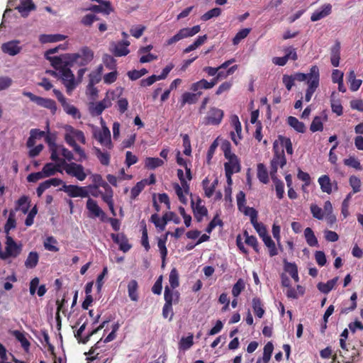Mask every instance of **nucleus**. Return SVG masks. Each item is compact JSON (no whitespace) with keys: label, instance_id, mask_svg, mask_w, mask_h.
<instances>
[{"label":"nucleus","instance_id":"16","mask_svg":"<svg viewBox=\"0 0 363 363\" xmlns=\"http://www.w3.org/2000/svg\"><path fill=\"white\" fill-rule=\"evenodd\" d=\"M111 238L119 245V249L123 252H128L131 248V245L128 243V240L125 235L122 233L111 234Z\"/></svg>","mask_w":363,"mask_h":363},{"label":"nucleus","instance_id":"48","mask_svg":"<svg viewBox=\"0 0 363 363\" xmlns=\"http://www.w3.org/2000/svg\"><path fill=\"white\" fill-rule=\"evenodd\" d=\"M58 150L60 152V155H61L64 158L65 161L67 160L69 162H71L74 160V155L73 153L69 150L67 148H66L65 146L62 145H57ZM63 160H61V163L62 162Z\"/></svg>","mask_w":363,"mask_h":363},{"label":"nucleus","instance_id":"55","mask_svg":"<svg viewBox=\"0 0 363 363\" xmlns=\"http://www.w3.org/2000/svg\"><path fill=\"white\" fill-rule=\"evenodd\" d=\"M115 98L116 94L114 91H107L104 99L100 101L106 109L112 105V101L115 99Z\"/></svg>","mask_w":363,"mask_h":363},{"label":"nucleus","instance_id":"3","mask_svg":"<svg viewBox=\"0 0 363 363\" xmlns=\"http://www.w3.org/2000/svg\"><path fill=\"white\" fill-rule=\"evenodd\" d=\"M65 57L72 65L77 64L83 66L87 65L93 60L94 52L89 48L84 47L77 53L66 54Z\"/></svg>","mask_w":363,"mask_h":363},{"label":"nucleus","instance_id":"64","mask_svg":"<svg viewBox=\"0 0 363 363\" xmlns=\"http://www.w3.org/2000/svg\"><path fill=\"white\" fill-rule=\"evenodd\" d=\"M311 213L313 214V216L317 219L321 220L324 217L323 211L316 204H311Z\"/></svg>","mask_w":363,"mask_h":363},{"label":"nucleus","instance_id":"5","mask_svg":"<svg viewBox=\"0 0 363 363\" xmlns=\"http://www.w3.org/2000/svg\"><path fill=\"white\" fill-rule=\"evenodd\" d=\"M319 69L317 66H312L310 72L309 78L307 82L308 88L305 95V101L308 102L311 101L313 93L319 86Z\"/></svg>","mask_w":363,"mask_h":363},{"label":"nucleus","instance_id":"9","mask_svg":"<svg viewBox=\"0 0 363 363\" xmlns=\"http://www.w3.org/2000/svg\"><path fill=\"white\" fill-rule=\"evenodd\" d=\"M60 190L65 191L70 197H82L85 198L89 196V192L86 186H79L77 185H67L63 184Z\"/></svg>","mask_w":363,"mask_h":363},{"label":"nucleus","instance_id":"35","mask_svg":"<svg viewBox=\"0 0 363 363\" xmlns=\"http://www.w3.org/2000/svg\"><path fill=\"white\" fill-rule=\"evenodd\" d=\"M304 236L308 245L311 247L318 246V240L311 228H306L305 229Z\"/></svg>","mask_w":363,"mask_h":363},{"label":"nucleus","instance_id":"12","mask_svg":"<svg viewBox=\"0 0 363 363\" xmlns=\"http://www.w3.org/2000/svg\"><path fill=\"white\" fill-rule=\"evenodd\" d=\"M130 42L128 40H123L117 43L112 42L110 44V50L117 57L125 56L130 52L128 48Z\"/></svg>","mask_w":363,"mask_h":363},{"label":"nucleus","instance_id":"24","mask_svg":"<svg viewBox=\"0 0 363 363\" xmlns=\"http://www.w3.org/2000/svg\"><path fill=\"white\" fill-rule=\"evenodd\" d=\"M103 69H104L103 66L99 65L95 70L92 71L89 74V84H91V86L95 85L101 81Z\"/></svg>","mask_w":363,"mask_h":363},{"label":"nucleus","instance_id":"45","mask_svg":"<svg viewBox=\"0 0 363 363\" xmlns=\"http://www.w3.org/2000/svg\"><path fill=\"white\" fill-rule=\"evenodd\" d=\"M89 112L92 116H99L105 110L101 101L96 103H90Z\"/></svg>","mask_w":363,"mask_h":363},{"label":"nucleus","instance_id":"14","mask_svg":"<svg viewBox=\"0 0 363 363\" xmlns=\"http://www.w3.org/2000/svg\"><path fill=\"white\" fill-rule=\"evenodd\" d=\"M1 50L3 52L13 56L20 52L21 47L19 46V41L11 40L4 43L1 45Z\"/></svg>","mask_w":363,"mask_h":363},{"label":"nucleus","instance_id":"1","mask_svg":"<svg viewBox=\"0 0 363 363\" xmlns=\"http://www.w3.org/2000/svg\"><path fill=\"white\" fill-rule=\"evenodd\" d=\"M52 66L59 71L60 78L66 87L67 93L70 95L76 87L74 75L70 69L72 65L68 60L60 58L52 60Z\"/></svg>","mask_w":363,"mask_h":363},{"label":"nucleus","instance_id":"17","mask_svg":"<svg viewBox=\"0 0 363 363\" xmlns=\"http://www.w3.org/2000/svg\"><path fill=\"white\" fill-rule=\"evenodd\" d=\"M191 206L194 213V216L197 219L199 222H201L203 217L206 216L207 214L206 208L201 204V200L200 199H197V202L195 204L194 201H191Z\"/></svg>","mask_w":363,"mask_h":363},{"label":"nucleus","instance_id":"37","mask_svg":"<svg viewBox=\"0 0 363 363\" xmlns=\"http://www.w3.org/2000/svg\"><path fill=\"white\" fill-rule=\"evenodd\" d=\"M164 161L158 157H147L145 159V167L150 169H154L163 165Z\"/></svg>","mask_w":363,"mask_h":363},{"label":"nucleus","instance_id":"29","mask_svg":"<svg viewBox=\"0 0 363 363\" xmlns=\"http://www.w3.org/2000/svg\"><path fill=\"white\" fill-rule=\"evenodd\" d=\"M29 198L26 196H21L16 202V211H21L24 214L27 213L29 209Z\"/></svg>","mask_w":363,"mask_h":363},{"label":"nucleus","instance_id":"18","mask_svg":"<svg viewBox=\"0 0 363 363\" xmlns=\"http://www.w3.org/2000/svg\"><path fill=\"white\" fill-rule=\"evenodd\" d=\"M23 17H27L30 11L35 9L32 0H21V4L16 8Z\"/></svg>","mask_w":363,"mask_h":363},{"label":"nucleus","instance_id":"28","mask_svg":"<svg viewBox=\"0 0 363 363\" xmlns=\"http://www.w3.org/2000/svg\"><path fill=\"white\" fill-rule=\"evenodd\" d=\"M91 179L92 180L93 184L88 186L86 187V189L87 188L89 189H94L96 190L97 189H99V186H102L104 188V187L108 186V185L107 183H106L103 180V179L100 174H91Z\"/></svg>","mask_w":363,"mask_h":363},{"label":"nucleus","instance_id":"11","mask_svg":"<svg viewBox=\"0 0 363 363\" xmlns=\"http://www.w3.org/2000/svg\"><path fill=\"white\" fill-rule=\"evenodd\" d=\"M223 115V111L221 109L211 107L205 117V123L213 125H219L221 123Z\"/></svg>","mask_w":363,"mask_h":363},{"label":"nucleus","instance_id":"40","mask_svg":"<svg viewBox=\"0 0 363 363\" xmlns=\"http://www.w3.org/2000/svg\"><path fill=\"white\" fill-rule=\"evenodd\" d=\"M262 238L263 242L269 247V255L273 257L277 255V250L275 247L274 242L272 240L271 237L266 234L265 235L261 237Z\"/></svg>","mask_w":363,"mask_h":363},{"label":"nucleus","instance_id":"52","mask_svg":"<svg viewBox=\"0 0 363 363\" xmlns=\"http://www.w3.org/2000/svg\"><path fill=\"white\" fill-rule=\"evenodd\" d=\"M69 131L71 132L72 135H73L75 140H78L79 142L82 143V144L86 143V138L84 136V134L82 131L79 130L74 129L72 126H67Z\"/></svg>","mask_w":363,"mask_h":363},{"label":"nucleus","instance_id":"4","mask_svg":"<svg viewBox=\"0 0 363 363\" xmlns=\"http://www.w3.org/2000/svg\"><path fill=\"white\" fill-rule=\"evenodd\" d=\"M101 123L102 128H96L94 130V138L105 148L111 150L113 144L111 143V132L108 127L105 125V122L101 118Z\"/></svg>","mask_w":363,"mask_h":363},{"label":"nucleus","instance_id":"26","mask_svg":"<svg viewBox=\"0 0 363 363\" xmlns=\"http://www.w3.org/2000/svg\"><path fill=\"white\" fill-rule=\"evenodd\" d=\"M288 124L298 133H304L306 126L303 122L299 121L296 117L289 116L287 118Z\"/></svg>","mask_w":363,"mask_h":363},{"label":"nucleus","instance_id":"7","mask_svg":"<svg viewBox=\"0 0 363 363\" xmlns=\"http://www.w3.org/2000/svg\"><path fill=\"white\" fill-rule=\"evenodd\" d=\"M21 252V245H18L12 238L7 236L6 242V252L0 251V258L6 259L9 257H16Z\"/></svg>","mask_w":363,"mask_h":363},{"label":"nucleus","instance_id":"39","mask_svg":"<svg viewBox=\"0 0 363 363\" xmlns=\"http://www.w3.org/2000/svg\"><path fill=\"white\" fill-rule=\"evenodd\" d=\"M257 177L259 180L264 184H267L269 182L267 168L262 163L257 164Z\"/></svg>","mask_w":363,"mask_h":363},{"label":"nucleus","instance_id":"51","mask_svg":"<svg viewBox=\"0 0 363 363\" xmlns=\"http://www.w3.org/2000/svg\"><path fill=\"white\" fill-rule=\"evenodd\" d=\"M57 240L52 236H50L46 238L44 242V247L46 250L51 252H57L59 248L55 246L57 244Z\"/></svg>","mask_w":363,"mask_h":363},{"label":"nucleus","instance_id":"23","mask_svg":"<svg viewBox=\"0 0 363 363\" xmlns=\"http://www.w3.org/2000/svg\"><path fill=\"white\" fill-rule=\"evenodd\" d=\"M318 183L320 189L323 192L330 194L333 191V184L328 176L323 175L318 179Z\"/></svg>","mask_w":363,"mask_h":363},{"label":"nucleus","instance_id":"42","mask_svg":"<svg viewBox=\"0 0 363 363\" xmlns=\"http://www.w3.org/2000/svg\"><path fill=\"white\" fill-rule=\"evenodd\" d=\"M202 186L205 196L208 198L211 197L215 192L216 188L210 183L208 177H206L203 180Z\"/></svg>","mask_w":363,"mask_h":363},{"label":"nucleus","instance_id":"46","mask_svg":"<svg viewBox=\"0 0 363 363\" xmlns=\"http://www.w3.org/2000/svg\"><path fill=\"white\" fill-rule=\"evenodd\" d=\"M274 350L273 344L271 342H267L264 347L262 361L264 363H268Z\"/></svg>","mask_w":363,"mask_h":363},{"label":"nucleus","instance_id":"59","mask_svg":"<svg viewBox=\"0 0 363 363\" xmlns=\"http://www.w3.org/2000/svg\"><path fill=\"white\" fill-rule=\"evenodd\" d=\"M169 281L172 289L179 286V275L176 269H172L169 277Z\"/></svg>","mask_w":363,"mask_h":363},{"label":"nucleus","instance_id":"54","mask_svg":"<svg viewBox=\"0 0 363 363\" xmlns=\"http://www.w3.org/2000/svg\"><path fill=\"white\" fill-rule=\"evenodd\" d=\"M221 13V9L220 8H214L211 9L210 11L205 13L201 17V19L203 21H208L209 19L213 17H218Z\"/></svg>","mask_w":363,"mask_h":363},{"label":"nucleus","instance_id":"31","mask_svg":"<svg viewBox=\"0 0 363 363\" xmlns=\"http://www.w3.org/2000/svg\"><path fill=\"white\" fill-rule=\"evenodd\" d=\"M39 260V255L36 252H30L26 261L25 266L28 269H33L35 267Z\"/></svg>","mask_w":363,"mask_h":363},{"label":"nucleus","instance_id":"30","mask_svg":"<svg viewBox=\"0 0 363 363\" xmlns=\"http://www.w3.org/2000/svg\"><path fill=\"white\" fill-rule=\"evenodd\" d=\"M200 94L201 92H199L197 94L184 92L182 96V106H184L186 104H195L198 101V96Z\"/></svg>","mask_w":363,"mask_h":363},{"label":"nucleus","instance_id":"41","mask_svg":"<svg viewBox=\"0 0 363 363\" xmlns=\"http://www.w3.org/2000/svg\"><path fill=\"white\" fill-rule=\"evenodd\" d=\"M95 154L103 165H108L110 162V155L107 152H103L98 147H94Z\"/></svg>","mask_w":363,"mask_h":363},{"label":"nucleus","instance_id":"20","mask_svg":"<svg viewBox=\"0 0 363 363\" xmlns=\"http://www.w3.org/2000/svg\"><path fill=\"white\" fill-rule=\"evenodd\" d=\"M106 322L104 321L103 322V323L99 325L96 329L92 330L90 333L88 334L87 336H86L84 338H82V333H83V331L85 330L86 328V323H84L81 326L80 328H79V330L77 331V333H75V337H77V339L79 340V342H82V343H86L89 337L93 335L94 334H95L96 333H97L98 330H101V328H103L104 327V325Z\"/></svg>","mask_w":363,"mask_h":363},{"label":"nucleus","instance_id":"47","mask_svg":"<svg viewBox=\"0 0 363 363\" xmlns=\"http://www.w3.org/2000/svg\"><path fill=\"white\" fill-rule=\"evenodd\" d=\"M335 93L333 92L331 95V108L332 111L337 115L340 116L342 113V106L339 101L335 99Z\"/></svg>","mask_w":363,"mask_h":363},{"label":"nucleus","instance_id":"13","mask_svg":"<svg viewBox=\"0 0 363 363\" xmlns=\"http://www.w3.org/2000/svg\"><path fill=\"white\" fill-rule=\"evenodd\" d=\"M332 5L330 4H325L320 8L315 10L311 15V20L312 21H319L331 13Z\"/></svg>","mask_w":363,"mask_h":363},{"label":"nucleus","instance_id":"10","mask_svg":"<svg viewBox=\"0 0 363 363\" xmlns=\"http://www.w3.org/2000/svg\"><path fill=\"white\" fill-rule=\"evenodd\" d=\"M65 140L71 147L73 148L74 151L79 156V158L77 159V161L82 162L86 159V153L84 152V150L76 143V140L72 135L71 132L69 131L68 127L66 128Z\"/></svg>","mask_w":363,"mask_h":363},{"label":"nucleus","instance_id":"60","mask_svg":"<svg viewBox=\"0 0 363 363\" xmlns=\"http://www.w3.org/2000/svg\"><path fill=\"white\" fill-rule=\"evenodd\" d=\"M13 335L16 337V338L21 343L22 347L25 350H28L30 346V343L25 337V335L18 330H15L13 332Z\"/></svg>","mask_w":363,"mask_h":363},{"label":"nucleus","instance_id":"49","mask_svg":"<svg viewBox=\"0 0 363 363\" xmlns=\"http://www.w3.org/2000/svg\"><path fill=\"white\" fill-rule=\"evenodd\" d=\"M343 162L346 166L351 167L357 170L362 169L360 162L353 156H350L348 158L345 159Z\"/></svg>","mask_w":363,"mask_h":363},{"label":"nucleus","instance_id":"19","mask_svg":"<svg viewBox=\"0 0 363 363\" xmlns=\"http://www.w3.org/2000/svg\"><path fill=\"white\" fill-rule=\"evenodd\" d=\"M86 11L108 15L113 11V9L110 2H104V4H99V5H91L89 8L86 9Z\"/></svg>","mask_w":363,"mask_h":363},{"label":"nucleus","instance_id":"56","mask_svg":"<svg viewBox=\"0 0 363 363\" xmlns=\"http://www.w3.org/2000/svg\"><path fill=\"white\" fill-rule=\"evenodd\" d=\"M250 28H244L240 30L234 37L233 42L234 45H238L242 39L245 38L250 33Z\"/></svg>","mask_w":363,"mask_h":363},{"label":"nucleus","instance_id":"57","mask_svg":"<svg viewBox=\"0 0 363 363\" xmlns=\"http://www.w3.org/2000/svg\"><path fill=\"white\" fill-rule=\"evenodd\" d=\"M145 182H146L143 181L139 182L136 184V185L134 187H133L130 192V198L132 199H135L143 191V189L145 187Z\"/></svg>","mask_w":363,"mask_h":363},{"label":"nucleus","instance_id":"6","mask_svg":"<svg viewBox=\"0 0 363 363\" xmlns=\"http://www.w3.org/2000/svg\"><path fill=\"white\" fill-rule=\"evenodd\" d=\"M274 155L273 159L271 161V172L270 174L272 176V179L274 180V174L277 173L278 167H283L286 162L284 149H281L280 151L277 150V145L274 144Z\"/></svg>","mask_w":363,"mask_h":363},{"label":"nucleus","instance_id":"15","mask_svg":"<svg viewBox=\"0 0 363 363\" xmlns=\"http://www.w3.org/2000/svg\"><path fill=\"white\" fill-rule=\"evenodd\" d=\"M86 208L91 213V216L101 217L103 220L105 216V213L99 206L97 202L91 199H89L86 201Z\"/></svg>","mask_w":363,"mask_h":363},{"label":"nucleus","instance_id":"58","mask_svg":"<svg viewBox=\"0 0 363 363\" xmlns=\"http://www.w3.org/2000/svg\"><path fill=\"white\" fill-rule=\"evenodd\" d=\"M193 345V335L182 337L179 342V348L184 350L189 349Z\"/></svg>","mask_w":363,"mask_h":363},{"label":"nucleus","instance_id":"38","mask_svg":"<svg viewBox=\"0 0 363 363\" xmlns=\"http://www.w3.org/2000/svg\"><path fill=\"white\" fill-rule=\"evenodd\" d=\"M64 111L74 118H80L81 115L79 110L74 106L67 103V100L62 104Z\"/></svg>","mask_w":363,"mask_h":363},{"label":"nucleus","instance_id":"2","mask_svg":"<svg viewBox=\"0 0 363 363\" xmlns=\"http://www.w3.org/2000/svg\"><path fill=\"white\" fill-rule=\"evenodd\" d=\"M62 169L69 176L75 177L79 181H84L88 174L91 172L80 164L76 162H67L62 160Z\"/></svg>","mask_w":363,"mask_h":363},{"label":"nucleus","instance_id":"61","mask_svg":"<svg viewBox=\"0 0 363 363\" xmlns=\"http://www.w3.org/2000/svg\"><path fill=\"white\" fill-rule=\"evenodd\" d=\"M241 211L243 212L245 215L248 216L250 218V221L252 223L257 220V212L255 208L248 206H244V209L242 208V211Z\"/></svg>","mask_w":363,"mask_h":363},{"label":"nucleus","instance_id":"53","mask_svg":"<svg viewBox=\"0 0 363 363\" xmlns=\"http://www.w3.org/2000/svg\"><path fill=\"white\" fill-rule=\"evenodd\" d=\"M323 129V125L322 119L320 116H315L310 126V130L312 132L322 131Z\"/></svg>","mask_w":363,"mask_h":363},{"label":"nucleus","instance_id":"43","mask_svg":"<svg viewBox=\"0 0 363 363\" xmlns=\"http://www.w3.org/2000/svg\"><path fill=\"white\" fill-rule=\"evenodd\" d=\"M150 220L155 224L156 228H159L160 230L162 231L165 229L167 224L164 219V215L162 218H160L157 214H152L151 216Z\"/></svg>","mask_w":363,"mask_h":363},{"label":"nucleus","instance_id":"8","mask_svg":"<svg viewBox=\"0 0 363 363\" xmlns=\"http://www.w3.org/2000/svg\"><path fill=\"white\" fill-rule=\"evenodd\" d=\"M201 30L199 26H195L192 28H184L180 29L177 34L170 38L167 41V45L174 44L184 38L191 37L198 33Z\"/></svg>","mask_w":363,"mask_h":363},{"label":"nucleus","instance_id":"21","mask_svg":"<svg viewBox=\"0 0 363 363\" xmlns=\"http://www.w3.org/2000/svg\"><path fill=\"white\" fill-rule=\"evenodd\" d=\"M164 296L165 303H169V305L172 306V303H177L179 302V292L170 290L168 286L165 287Z\"/></svg>","mask_w":363,"mask_h":363},{"label":"nucleus","instance_id":"25","mask_svg":"<svg viewBox=\"0 0 363 363\" xmlns=\"http://www.w3.org/2000/svg\"><path fill=\"white\" fill-rule=\"evenodd\" d=\"M66 38L65 35L60 34H55V35H40L39 37V40L41 43H54L59 42L65 40Z\"/></svg>","mask_w":363,"mask_h":363},{"label":"nucleus","instance_id":"32","mask_svg":"<svg viewBox=\"0 0 363 363\" xmlns=\"http://www.w3.org/2000/svg\"><path fill=\"white\" fill-rule=\"evenodd\" d=\"M138 287V282L134 279L130 281L128 284V296L133 301H137L138 299V296L137 293Z\"/></svg>","mask_w":363,"mask_h":363},{"label":"nucleus","instance_id":"36","mask_svg":"<svg viewBox=\"0 0 363 363\" xmlns=\"http://www.w3.org/2000/svg\"><path fill=\"white\" fill-rule=\"evenodd\" d=\"M252 303L255 315L259 318H262L264 313V310L260 298L257 297L253 298Z\"/></svg>","mask_w":363,"mask_h":363},{"label":"nucleus","instance_id":"62","mask_svg":"<svg viewBox=\"0 0 363 363\" xmlns=\"http://www.w3.org/2000/svg\"><path fill=\"white\" fill-rule=\"evenodd\" d=\"M245 288L244 281L242 279H239L233 286L232 289V294L235 297H238L241 291Z\"/></svg>","mask_w":363,"mask_h":363},{"label":"nucleus","instance_id":"44","mask_svg":"<svg viewBox=\"0 0 363 363\" xmlns=\"http://www.w3.org/2000/svg\"><path fill=\"white\" fill-rule=\"evenodd\" d=\"M350 186L352 189V193H358L361 191L362 182L359 177L352 175L349 178Z\"/></svg>","mask_w":363,"mask_h":363},{"label":"nucleus","instance_id":"34","mask_svg":"<svg viewBox=\"0 0 363 363\" xmlns=\"http://www.w3.org/2000/svg\"><path fill=\"white\" fill-rule=\"evenodd\" d=\"M37 104L51 110L52 113L57 110L56 103L52 99L39 97Z\"/></svg>","mask_w":363,"mask_h":363},{"label":"nucleus","instance_id":"63","mask_svg":"<svg viewBox=\"0 0 363 363\" xmlns=\"http://www.w3.org/2000/svg\"><path fill=\"white\" fill-rule=\"evenodd\" d=\"M104 189L106 190V193L101 194V198L103 201L106 202L107 204L113 203V190L108 185V186L104 187Z\"/></svg>","mask_w":363,"mask_h":363},{"label":"nucleus","instance_id":"33","mask_svg":"<svg viewBox=\"0 0 363 363\" xmlns=\"http://www.w3.org/2000/svg\"><path fill=\"white\" fill-rule=\"evenodd\" d=\"M348 81L350 84V89L352 91H357L359 89V87L362 83V81L361 79H356V74H355L354 70H351L349 72Z\"/></svg>","mask_w":363,"mask_h":363},{"label":"nucleus","instance_id":"22","mask_svg":"<svg viewBox=\"0 0 363 363\" xmlns=\"http://www.w3.org/2000/svg\"><path fill=\"white\" fill-rule=\"evenodd\" d=\"M225 172L236 173L240 171V161L238 157H233L224 164Z\"/></svg>","mask_w":363,"mask_h":363},{"label":"nucleus","instance_id":"27","mask_svg":"<svg viewBox=\"0 0 363 363\" xmlns=\"http://www.w3.org/2000/svg\"><path fill=\"white\" fill-rule=\"evenodd\" d=\"M337 280L338 277H335L328 281L327 283H319L317 287L322 293L328 294L336 285Z\"/></svg>","mask_w":363,"mask_h":363},{"label":"nucleus","instance_id":"50","mask_svg":"<svg viewBox=\"0 0 363 363\" xmlns=\"http://www.w3.org/2000/svg\"><path fill=\"white\" fill-rule=\"evenodd\" d=\"M340 59V46L336 45V46L333 47L331 50V57H330L331 64L334 67H337L339 65Z\"/></svg>","mask_w":363,"mask_h":363}]
</instances>
